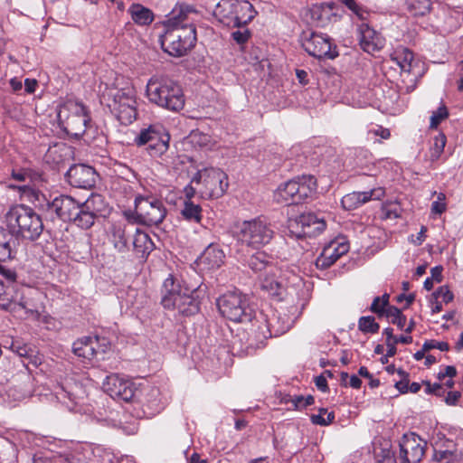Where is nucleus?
Listing matches in <instances>:
<instances>
[{"label": "nucleus", "instance_id": "1", "mask_svg": "<svg viewBox=\"0 0 463 463\" xmlns=\"http://www.w3.org/2000/svg\"><path fill=\"white\" fill-rule=\"evenodd\" d=\"M33 196L35 207L51 218L56 216L63 222H71L84 230L93 226L101 213L99 205L103 203L102 196L99 194H92L83 203H79L66 194H61L52 200H48L40 192H33Z\"/></svg>", "mask_w": 463, "mask_h": 463}, {"label": "nucleus", "instance_id": "2", "mask_svg": "<svg viewBox=\"0 0 463 463\" xmlns=\"http://www.w3.org/2000/svg\"><path fill=\"white\" fill-rule=\"evenodd\" d=\"M197 289L196 285H182L177 278L170 275L163 284L161 303L165 308L177 309L184 316L195 315L199 311V301L194 296Z\"/></svg>", "mask_w": 463, "mask_h": 463}, {"label": "nucleus", "instance_id": "3", "mask_svg": "<svg viewBox=\"0 0 463 463\" xmlns=\"http://www.w3.org/2000/svg\"><path fill=\"white\" fill-rule=\"evenodd\" d=\"M57 119L61 128L75 138L92 139L90 117L86 107L76 100H67L57 109Z\"/></svg>", "mask_w": 463, "mask_h": 463}, {"label": "nucleus", "instance_id": "4", "mask_svg": "<svg viewBox=\"0 0 463 463\" xmlns=\"http://www.w3.org/2000/svg\"><path fill=\"white\" fill-rule=\"evenodd\" d=\"M146 96L150 102L171 111L177 112L184 107L181 86L167 78L152 77L146 84Z\"/></svg>", "mask_w": 463, "mask_h": 463}, {"label": "nucleus", "instance_id": "5", "mask_svg": "<svg viewBox=\"0 0 463 463\" xmlns=\"http://www.w3.org/2000/svg\"><path fill=\"white\" fill-rule=\"evenodd\" d=\"M8 229L14 236L34 241L43 230L42 218L31 207L18 204L12 207L5 215Z\"/></svg>", "mask_w": 463, "mask_h": 463}, {"label": "nucleus", "instance_id": "6", "mask_svg": "<svg viewBox=\"0 0 463 463\" xmlns=\"http://www.w3.org/2000/svg\"><path fill=\"white\" fill-rule=\"evenodd\" d=\"M101 103L106 104L122 125H129L137 118V101L131 90L107 88L101 95Z\"/></svg>", "mask_w": 463, "mask_h": 463}, {"label": "nucleus", "instance_id": "7", "mask_svg": "<svg viewBox=\"0 0 463 463\" xmlns=\"http://www.w3.org/2000/svg\"><path fill=\"white\" fill-rule=\"evenodd\" d=\"M253 5L248 1L220 0L213 10L216 19L228 27H241L255 16Z\"/></svg>", "mask_w": 463, "mask_h": 463}, {"label": "nucleus", "instance_id": "8", "mask_svg": "<svg viewBox=\"0 0 463 463\" xmlns=\"http://www.w3.org/2000/svg\"><path fill=\"white\" fill-rule=\"evenodd\" d=\"M220 313L236 323L250 322L254 316L246 295L238 291H230L217 299Z\"/></svg>", "mask_w": 463, "mask_h": 463}, {"label": "nucleus", "instance_id": "9", "mask_svg": "<svg viewBox=\"0 0 463 463\" xmlns=\"http://www.w3.org/2000/svg\"><path fill=\"white\" fill-rule=\"evenodd\" d=\"M317 189V180L312 175L298 176L280 185L275 198L278 203H301L310 197Z\"/></svg>", "mask_w": 463, "mask_h": 463}, {"label": "nucleus", "instance_id": "10", "mask_svg": "<svg viewBox=\"0 0 463 463\" xmlns=\"http://www.w3.org/2000/svg\"><path fill=\"white\" fill-rule=\"evenodd\" d=\"M196 42L195 25L167 27L160 38L163 50L172 56L180 57L194 46Z\"/></svg>", "mask_w": 463, "mask_h": 463}, {"label": "nucleus", "instance_id": "11", "mask_svg": "<svg viewBox=\"0 0 463 463\" xmlns=\"http://www.w3.org/2000/svg\"><path fill=\"white\" fill-rule=\"evenodd\" d=\"M274 232L270 225L260 218L244 221L237 226L239 242L252 249H260L271 241Z\"/></svg>", "mask_w": 463, "mask_h": 463}, {"label": "nucleus", "instance_id": "12", "mask_svg": "<svg viewBox=\"0 0 463 463\" xmlns=\"http://www.w3.org/2000/svg\"><path fill=\"white\" fill-rule=\"evenodd\" d=\"M192 184L199 186L198 193L203 198H219L228 188V176L219 168L210 167L197 171Z\"/></svg>", "mask_w": 463, "mask_h": 463}, {"label": "nucleus", "instance_id": "13", "mask_svg": "<svg viewBox=\"0 0 463 463\" xmlns=\"http://www.w3.org/2000/svg\"><path fill=\"white\" fill-rule=\"evenodd\" d=\"M251 328L256 343L251 341L250 346L260 347L264 341L272 336H279L286 333L289 328L288 319H282L279 316L273 314L270 317L257 319Z\"/></svg>", "mask_w": 463, "mask_h": 463}, {"label": "nucleus", "instance_id": "14", "mask_svg": "<svg viewBox=\"0 0 463 463\" xmlns=\"http://www.w3.org/2000/svg\"><path fill=\"white\" fill-rule=\"evenodd\" d=\"M326 222L313 213H304L288 221L289 233L300 239L303 237H315L326 229Z\"/></svg>", "mask_w": 463, "mask_h": 463}, {"label": "nucleus", "instance_id": "15", "mask_svg": "<svg viewBox=\"0 0 463 463\" xmlns=\"http://www.w3.org/2000/svg\"><path fill=\"white\" fill-rule=\"evenodd\" d=\"M135 211L139 222L148 226L158 225L166 214L163 202L153 196L136 197Z\"/></svg>", "mask_w": 463, "mask_h": 463}, {"label": "nucleus", "instance_id": "16", "mask_svg": "<svg viewBox=\"0 0 463 463\" xmlns=\"http://www.w3.org/2000/svg\"><path fill=\"white\" fill-rule=\"evenodd\" d=\"M427 442L415 433L404 434L400 441L401 463H420L425 454Z\"/></svg>", "mask_w": 463, "mask_h": 463}, {"label": "nucleus", "instance_id": "17", "mask_svg": "<svg viewBox=\"0 0 463 463\" xmlns=\"http://www.w3.org/2000/svg\"><path fill=\"white\" fill-rule=\"evenodd\" d=\"M102 388L111 398L123 402L132 401L137 392V388L132 381L121 378L118 374L107 376Z\"/></svg>", "mask_w": 463, "mask_h": 463}, {"label": "nucleus", "instance_id": "18", "mask_svg": "<svg viewBox=\"0 0 463 463\" xmlns=\"http://www.w3.org/2000/svg\"><path fill=\"white\" fill-rule=\"evenodd\" d=\"M349 250V243L345 237H337L326 245L316 260L317 268L326 269L331 267L341 256Z\"/></svg>", "mask_w": 463, "mask_h": 463}, {"label": "nucleus", "instance_id": "19", "mask_svg": "<svg viewBox=\"0 0 463 463\" xmlns=\"http://www.w3.org/2000/svg\"><path fill=\"white\" fill-rule=\"evenodd\" d=\"M302 47L310 55L317 59L335 57L332 52V43L329 37L317 33H311L302 40Z\"/></svg>", "mask_w": 463, "mask_h": 463}, {"label": "nucleus", "instance_id": "20", "mask_svg": "<svg viewBox=\"0 0 463 463\" xmlns=\"http://www.w3.org/2000/svg\"><path fill=\"white\" fill-rule=\"evenodd\" d=\"M67 181L71 186L90 189L95 186L97 173L90 165L79 164L70 167L66 174Z\"/></svg>", "mask_w": 463, "mask_h": 463}, {"label": "nucleus", "instance_id": "21", "mask_svg": "<svg viewBox=\"0 0 463 463\" xmlns=\"http://www.w3.org/2000/svg\"><path fill=\"white\" fill-rule=\"evenodd\" d=\"M136 226L128 221L114 222L109 228L110 241L119 252L129 250V241L133 239Z\"/></svg>", "mask_w": 463, "mask_h": 463}, {"label": "nucleus", "instance_id": "22", "mask_svg": "<svg viewBox=\"0 0 463 463\" xmlns=\"http://www.w3.org/2000/svg\"><path fill=\"white\" fill-rule=\"evenodd\" d=\"M196 11L188 5L177 4L167 15L166 27H184L194 25Z\"/></svg>", "mask_w": 463, "mask_h": 463}, {"label": "nucleus", "instance_id": "23", "mask_svg": "<svg viewBox=\"0 0 463 463\" xmlns=\"http://www.w3.org/2000/svg\"><path fill=\"white\" fill-rule=\"evenodd\" d=\"M384 194L385 190L383 187H376L366 192H354L345 194L342 198L341 203L345 209L352 210L361 206L370 200H380L384 196Z\"/></svg>", "mask_w": 463, "mask_h": 463}, {"label": "nucleus", "instance_id": "24", "mask_svg": "<svg viewBox=\"0 0 463 463\" xmlns=\"http://www.w3.org/2000/svg\"><path fill=\"white\" fill-rule=\"evenodd\" d=\"M311 19L317 26L326 27L337 20L336 6L335 3H319L313 5L309 9Z\"/></svg>", "mask_w": 463, "mask_h": 463}, {"label": "nucleus", "instance_id": "25", "mask_svg": "<svg viewBox=\"0 0 463 463\" xmlns=\"http://www.w3.org/2000/svg\"><path fill=\"white\" fill-rule=\"evenodd\" d=\"M360 45L364 52H373L384 46V39L366 23L359 25Z\"/></svg>", "mask_w": 463, "mask_h": 463}, {"label": "nucleus", "instance_id": "26", "mask_svg": "<svg viewBox=\"0 0 463 463\" xmlns=\"http://www.w3.org/2000/svg\"><path fill=\"white\" fill-rule=\"evenodd\" d=\"M20 252L19 241L11 231L0 228V261L16 259Z\"/></svg>", "mask_w": 463, "mask_h": 463}, {"label": "nucleus", "instance_id": "27", "mask_svg": "<svg viewBox=\"0 0 463 463\" xmlns=\"http://www.w3.org/2000/svg\"><path fill=\"white\" fill-rule=\"evenodd\" d=\"M99 336H83L73 343L72 352L76 356L90 361L99 354Z\"/></svg>", "mask_w": 463, "mask_h": 463}, {"label": "nucleus", "instance_id": "28", "mask_svg": "<svg viewBox=\"0 0 463 463\" xmlns=\"http://www.w3.org/2000/svg\"><path fill=\"white\" fill-rule=\"evenodd\" d=\"M32 295V290L27 288V293L24 292V288L19 289L16 293V297L14 302V306H15V309L12 310L11 313L17 314L19 317H23V315H32L38 316V307L33 302L32 298L29 296Z\"/></svg>", "mask_w": 463, "mask_h": 463}, {"label": "nucleus", "instance_id": "29", "mask_svg": "<svg viewBox=\"0 0 463 463\" xmlns=\"http://www.w3.org/2000/svg\"><path fill=\"white\" fill-rule=\"evenodd\" d=\"M225 254L216 244H210L199 257V262L207 269L220 268L224 262Z\"/></svg>", "mask_w": 463, "mask_h": 463}, {"label": "nucleus", "instance_id": "30", "mask_svg": "<svg viewBox=\"0 0 463 463\" xmlns=\"http://www.w3.org/2000/svg\"><path fill=\"white\" fill-rule=\"evenodd\" d=\"M71 155V146L65 143H56L49 146L44 155V161L52 166H58L59 165L69 160Z\"/></svg>", "mask_w": 463, "mask_h": 463}, {"label": "nucleus", "instance_id": "31", "mask_svg": "<svg viewBox=\"0 0 463 463\" xmlns=\"http://www.w3.org/2000/svg\"><path fill=\"white\" fill-rule=\"evenodd\" d=\"M83 393L80 384L74 382L72 379H66L63 383L59 384L55 390V395L58 400L64 402L68 399L76 402Z\"/></svg>", "mask_w": 463, "mask_h": 463}, {"label": "nucleus", "instance_id": "32", "mask_svg": "<svg viewBox=\"0 0 463 463\" xmlns=\"http://www.w3.org/2000/svg\"><path fill=\"white\" fill-rule=\"evenodd\" d=\"M170 136L159 126L156 132L150 139L146 149L152 156H158L165 154L169 146Z\"/></svg>", "mask_w": 463, "mask_h": 463}, {"label": "nucleus", "instance_id": "33", "mask_svg": "<svg viewBox=\"0 0 463 463\" xmlns=\"http://www.w3.org/2000/svg\"><path fill=\"white\" fill-rule=\"evenodd\" d=\"M132 245L139 258H146L155 248L149 235L137 227L133 235Z\"/></svg>", "mask_w": 463, "mask_h": 463}, {"label": "nucleus", "instance_id": "34", "mask_svg": "<svg viewBox=\"0 0 463 463\" xmlns=\"http://www.w3.org/2000/svg\"><path fill=\"white\" fill-rule=\"evenodd\" d=\"M248 266L255 272H266L269 270L271 274V271H277V269L272 262V258L264 251H258L251 255L248 260Z\"/></svg>", "mask_w": 463, "mask_h": 463}, {"label": "nucleus", "instance_id": "35", "mask_svg": "<svg viewBox=\"0 0 463 463\" xmlns=\"http://www.w3.org/2000/svg\"><path fill=\"white\" fill-rule=\"evenodd\" d=\"M18 288L15 284H5L0 280V308L8 312L15 309L14 302Z\"/></svg>", "mask_w": 463, "mask_h": 463}, {"label": "nucleus", "instance_id": "36", "mask_svg": "<svg viewBox=\"0 0 463 463\" xmlns=\"http://www.w3.org/2000/svg\"><path fill=\"white\" fill-rule=\"evenodd\" d=\"M260 288L271 297H279L283 293V286L276 278V271L271 274L266 271L265 275L260 277Z\"/></svg>", "mask_w": 463, "mask_h": 463}, {"label": "nucleus", "instance_id": "37", "mask_svg": "<svg viewBox=\"0 0 463 463\" xmlns=\"http://www.w3.org/2000/svg\"><path fill=\"white\" fill-rule=\"evenodd\" d=\"M132 20L138 25H147L154 21L153 12L140 4H133L128 8Z\"/></svg>", "mask_w": 463, "mask_h": 463}, {"label": "nucleus", "instance_id": "38", "mask_svg": "<svg viewBox=\"0 0 463 463\" xmlns=\"http://www.w3.org/2000/svg\"><path fill=\"white\" fill-rule=\"evenodd\" d=\"M392 60L401 68L402 71L411 72L414 66V57L411 51L402 48L394 52Z\"/></svg>", "mask_w": 463, "mask_h": 463}, {"label": "nucleus", "instance_id": "39", "mask_svg": "<svg viewBox=\"0 0 463 463\" xmlns=\"http://www.w3.org/2000/svg\"><path fill=\"white\" fill-rule=\"evenodd\" d=\"M407 11L413 16H424L430 12V0H404Z\"/></svg>", "mask_w": 463, "mask_h": 463}, {"label": "nucleus", "instance_id": "40", "mask_svg": "<svg viewBox=\"0 0 463 463\" xmlns=\"http://www.w3.org/2000/svg\"><path fill=\"white\" fill-rule=\"evenodd\" d=\"M163 408L164 405L161 402L159 390L156 388L151 389L146 402L144 404L145 412H147L148 415H155Z\"/></svg>", "mask_w": 463, "mask_h": 463}, {"label": "nucleus", "instance_id": "41", "mask_svg": "<svg viewBox=\"0 0 463 463\" xmlns=\"http://www.w3.org/2000/svg\"><path fill=\"white\" fill-rule=\"evenodd\" d=\"M58 463H87L88 457L85 449L78 446L72 450L60 455L57 459Z\"/></svg>", "mask_w": 463, "mask_h": 463}, {"label": "nucleus", "instance_id": "42", "mask_svg": "<svg viewBox=\"0 0 463 463\" xmlns=\"http://www.w3.org/2000/svg\"><path fill=\"white\" fill-rule=\"evenodd\" d=\"M183 217L189 222L200 223L202 221V207L192 201H185L181 211Z\"/></svg>", "mask_w": 463, "mask_h": 463}, {"label": "nucleus", "instance_id": "43", "mask_svg": "<svg viewBox=\"0 0 463 463\" xmlns=\"http://www.w3.org/2000/svg\"><path fill=\"white\" fill-rule=\"evenodd\" d=\"M446 141L447 138L443 133H439L434 137L433 144L430 149V157L432 162L438 160L443 153Z\"/></svg>", "mask_w": 463, "mask_h": 463}, {"label": "nucleus", "instance_id": "44", "mask_svg": "<svg viewBox=\"0 0 463 463\" xmlns=\"http://www.w3.org/2000/svg\"><path fill=\"white\" fill-rule=\"evenodd\" d=\"M342 3L360 20L366 21L369 19L371 13L355 0H342Z\"/></svg>", "mask_w": 463, "mask_h": 463}, {"label": "nucleus", "instance_id": "45", "mask_svg": "<svg viewBox=\"0 0 463 463\" xmlns=\"http://www.w3.org/2000/svg\"><path fill=\"white\" fill-rule=\"evenodd\" d=\"M387 318H391V322L402 330L406 325V317L402 313L401 309L396 307H388L386 308Z\"/></svg>", "mask_w": 463, "mask_h": 463}, {"label": "nucleus", "instance_id": "46", "mask_svg": "<svg viewBox=\"0 0 463 463\" xmlns=\"http://www.w3.org/2000/svg\"><path fill=\"white\" fill-rule=\"evenodd\" d=\"M358 328L364 333L375 334L379 331L380 326L372 316L362 317L358 321Z\"/></svg>", "mask_w": 463, "mask_h": 463}, {"label": "nucleus", "instance_id": "47", "mask_svg": "<svg viewBox=\"0 0 463 463\" xmlns=\"http://www.w3.org/2000/svg\"><path fill=\"white\" fill-rule=\"evenodd\" d=\"M158 125H152L146 128L142 129L139 134L135 137V144L138 146H147L158 128Z\"/></svg>", "mask_w": 463, "mask_h": 463}, {"label": "nucleus", "instance_id": "48", "mask_svg": "<svg viewBox=\"0 0 463 463\" xmlns=\"http://www.w3.org/2000/svg\"><path fill=\"white\" fill-rule=\"evenodd\" d=\"M449 117V112L446 106L439 107L436 111H434L430 117V128H437L442 120Z\"/></svg>", "mask_w": 463, "mask_h": 463}, {"label": "nucleus", "instance_id": "49", "mask_svg": "<svg viewBox=\"0 0 463 463\" xmlns=\"http://www.w3.org/2000/svg\"><path fill=\"white\" fill-rule=\"evenodd\" d=\"M433 458L443 463H456L458 459L457 455L450 450H436Z\"/></svg>", "mask_w": 463, "mask_h": 463}, {"label": "nucleus", "instance_id": "50", "mask_svg": "<svg viewBox=\"0 0 463 463\" xmlns=\"http://www.w3.org/2000/svg\"><path fill=\"white\" fill-rule=\"evenodd\" d=\"M433 297L436 299L441 298L443 302L449 303L453 300L454 295L447 286H441L433 293Z\"/></svg>", "mask_w": 463, "mask_h": 463}, {"label": "nucleus", "instance_id": "51", "mask_svg": "<svg viewBox=\"0 0 463 463\" xmlns=\"http://www.w3.org/2000/svg\"><path fill=\"white\" fill-rule=\"evenodd\" d=\"M383 212L385 218H398L400 217V206L397 203H388L383 206Z\"/></svg>", "mask_w": 463, "mask_h": 463}, {"label": "nucleus", "instance_id": "52", "mask_svg": "<svg viewBox=\"0 0 463 463\" xmlns=\"http://www.w3.org/2000/svg\"><path fill=\"white\" fill-rule=\"evenodd\" d=\"M335 419L334 412L327 413V417L324 418L321 414H313L310 417L311 422L316 425L326 426L333 422Z\"/></svg>", "mask_w": 463, "mask_h": 463}, {"label": "nucleus", "instance_id": "53", "mask_svg": "<svg viewBox=\"0 0 463 463\" xmlns=\"http://www.w3.org/2000/svg\"><path fill=\"white\" fill-rule=\"evenodd\" d=\"M2 262L0 261V274L6 279L5 284H14L17 278L16 272L3 265Z\"/></svg>", "mask_w": 463, "mask_h": 463}, {"label": "nucleus", "instance_id": "54", "mask_svg": "<svg viewBox=\"0 0 463 463\" xmlns=\"http://www.w3.org/2000/svg\"><path fill=\"white\" fill-rule=\"evenodd\" d=\"M446 196L444 194H438V200L431 204V212L437 214H441L446 211V203L443 202Z\"/></svg>", "mask_w": 463, "mask_h": 463}, {"label": "nucleus", "instance_id": "55", "mask_svg": "<svg viewBox=\"0 0 463 463\" xmlns=\"http://www.w3.org/2000/svg\"><path fill=\"white\" fill-rule=\"evenodd\" d=\"M397 373L402 377V380L395 383V387L402 392L405 393L408 392L409 387V374L402 369H398Z\"/></svg>", "mask_w": 463, "mask_h": 463}, {"label": "nucleus", "instance_id": "56", "mask_svg": "<svg viewBox=\"0 0 463 463\" xmlns=\"http://www.w3.org/2000/svg\"><path fill=\"white\" fill-rule=\"evenodd\" d=\"M424 350L430 351L431 349L437 348L440 351H449V345L447 342H438L435 340L426 341L424 344Z\"/></svg>", "mask_w": 463, "mask_h": 463}, {"label": "nucleus", "instance_id": "57", "mask_svg": "<svg viewBox=\"0 0 463 463\" xmlns=\"http://www.w3.org/2000/svg\"><path fill=\"white\" fill-rule=\"evenodd\" d=\"M377 136L381 137L383 139H388L391 136V133L388 128H384L383 127H377L376 128L371 129L367 132V139Z\"/></svg>", "mask_w": 463, "mask_h": 463}, {"label": "nucleus", "instance_id": "58", "mask_svg": "<svg viewBox=\"0 0 463 463\" xmlns=\"http://www.w3.org/2000/svg\"><path fill=\"white\" fill-rule=\"evenodd\" d=\"M232 39L239 44L245 43L249 37L250 32L248 29L237 30L232 33Z\"/></svg>", "mask_w": 463, "mask_h": 463}, {"label": "nucleus", "instance_id": "59", "mask_svg": "<svg viewBox=\"0 0 463 463\" xmlns=\"http://www.w3.org/2000/svg\"><path fill=\"white\" fill-rule=\"evenodd\" d=\"M380 301H381L380 297L374 298V299L371 305L370 310L373 313L377 314L378 317H383L386 315V308H384V307L383 306V304H381Z\"/></svg>", "mask_w": 463, "mask_h": 463}, {"label": "nucleus", "instance_id": "60", "mask_svg": "<svg viewBox=\"0 0 463 463\" xmlns=\"http://www.w3.org/2000/svg\"><path fill=\"white\" fill-rule=\"evenodd\" d=\"M457 374V370L452 365H447L444 367L442 371L438 373V379L439 381L445 379L446 377L453 378Z\"/></svg>", "mask_w": 463, "mask_h": 463}, {"label": "nucleus", "instance_id": "61", "mask_svg": "<svg viewBox=\"0 0 463 463\" xmlns=\"http://www.w3.org/2000/svg\"><path fill=\"white\" fill-rule=\"evenodd\" d=\"M460 396H461V394L459 392H456V391L449 392L445 398V402L448 405H456V403L459 400Z\"/></svg>", "mask_w": 463, "mask_h": 463}, {"label": "nucleus", "instance_id": "62", "mask_svg": "<svg viewBox=\"0 0 463 463\" xmlns=\"http://www.w3.org/2000/svg\"><path fill=\"white\" fill-rule=\"evenodd\" d=\"M199 186L195 185V184H190L184 188L185 196L187 198L186 201H191V199L194 196L196 193H198Z\"/></svg>", "mask_w": 463, "mask_h": 463}, {"label": "nucleus", "instance_id": "63", "mask_svg": "<svg viewBox=\"0 0 463 463\" xmlns=\"http://www.w3.org/2000/svg\"><path fill=\"white\" fill-rule=\"evenodd\" d=\"M443 267L442 266H435L430 269L431 279L437 282H441Z\"/></svg>", "mask_w": 463, "mask_h": 463}, {"label": "nucleus", "instance_id": "64", "mask_svg": "<svg viewBox=\"0 0 463 463\" xmlns=\"http://www.w3.org/2000/svg\"><path fill=\"white\" fill-rule=\"evenodd\" d=\"M296 76L298 80V82L301 85H307L309 82L308 80V73L305 70L297 69L296 70Z\"/></svg>", "mask_w": 463, "mask_h": 463}]
</instances>
